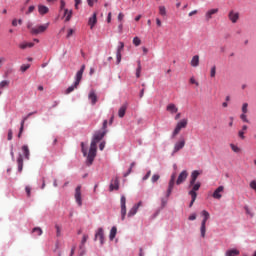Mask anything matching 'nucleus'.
<instances>
[{"label": "nucleus", "mask_w": 256, "mask_h": 256, "mask_svg": "<svg viewBox=\"0 0 256 256\" xmlns=\"http://www.w3.org/2000/svg\"><path fill=\"white\" fill-rule=\"evenodd\" d=\"M107 135V131L98 130L94 133L92 137V141L90 144V149L86 158V165L91 167L93 162L95 161V157H97V143L103 139Z\"/></svg>", "instance_id": "obj_1"}, {"label": "nucleus", "mask_w": 256, "mask_h": 256, "mask_svg": "<svg viewBox=\"0 0 256 256\" xmlns=\"http://www.w3.org/2000/svg\"><path fill=\"white\" fill-rule=\"evenodd\" d=\"M83 73H85V64H83L81 66L80 70L77 71L75 78H74L75 79L74 83L71 86H69L65 91L66 95L73 93V91H75V89H77V87H79V83H81V79H83Z\"/></svg>", "instance_id": "obj_2"}, {"label": "nucleus", "mask_w": 256, "mask_h": 256, "mask_svg": "<svg viewBox=\"0 0 256 256\" xmlns=\"http://www.w3.org/2000/svg\"><path fill=\"white\" fill-rule=\"evenodd\" d=\"M189 123V120L187 118H183L179 122H177L175 129L172 132L171 139H175L179 133H181V129L187 128V124Z\"/></svg>", "instance_id": "obj_3"}, {"label": "nucleus", "mask_w": 256, "mask_h": 256, "mask_svg": "<svg viewBox=\"0 0 256 256\" xmlns=\"http://www.w3.org/2000/svg\"><path fill=\"white\" fill-rule=\"evenodd\" d=\"M201 189V182H197L194 187L188 192V195L191 197V202L189 204V207H193V203H195L197 199V191Z\"/></svg>", "instance_id": "obj_4"}, {"label": "nucleus", "mask_w": 256, "mask_h": 256, "mask_svg": "<svg viewBox=\"0 0 256 256\" xmlns=\"http://www.w3.org/2000/svg\"><path fill=\"white\" fill-rule=\"evenodd\" d=\"M201 173H203V171L201 170H193L191 175H190V182H189V189H193L195 187V185H197V179L199 177V175H201Z\"/></svg>", "instance_id": "obj_5"}, {"label": "nucleus", "mask_w": 256, "mask_h": 256, "mask_svg": "<svg viewBox=\"0 0 256 256\" xmlns=\"http://www.w3.org/2000/svg\"><path fill=\"white\" fill-rule=\"evenodd\" d=\"M127 198L125 195H122L120 198V207H121V220L125 221V217L127 215Z\"/></svg>", "instance_id": "obj_6"}, {"label": "nucleus", "mask_w": 256, "mask_h": 256, "mask_svg": "<svg viewBox=\"0 0 256 256\" xmlns=\"http://www.w3.org/2000/svg\"><path fill=\"white\" fill-rule=\"evenodd\" d=\"M49 29V22L46 24H42L36 27L31 28L32 35H39L41 33H45Z\"/></svg>", "instance_id": "obj_7"}, {"label": "nucleus", "mask_w": 256, "mask_h": 256, "mask_svg": "<svg viewBox=\"0 0 256 256\" xmlns=\"http://www.w3.org/2000/svg\"><path fill=\"white\" fill-rule=\"evenodd\" d=\"M74 199H75L78 207H83V198H82V194H81V185H78L75 188Z\"/></svg>", "instance_id": "obj_8"}, {"label": "nucleus", "mask_w": 256, "mask_h": 256, "mask_svg": "<svg viewBox=\"0 0 256 256\" xmlns=\"http://www.w3.org/2000/svg\"><path fill=\"white\" fill-rule=\"evenodd\" d=\"M97 239L100 240L101 245H105V232L103 228H98V230L96 231L94 241H97Z\"/></svg>", "instance_id": "obj_9"}, {"label": "nucleus", "mask_w": 256, "mask_h": 256, "mask_svg": "<svg viewBox=\"0 0 256 256\" xmlns=\"http://www.w3.org/2000/svg\"><path fill=\"white\" fill-rule=\"evenodd\" d=\"M239 17H240V14L238 11H235V10H230L228 12V19L230 22H232L233 24L237 23V21H239Z\"/></svg>", "instance_id": "obj_10"}, {"label": "nucleus", "mask_w": 256, "mask_h": 256, "mask_svg": "<svg viewBox=\"0 0 256 256\" xmlns=\"http://www.w3.org/2000/svg\"><path fill=\"white\" fill-rule=\"evenodd\" d=\"M187 177H189V173L187 172V170H183L176 180V185H181L182 183H185V181H187Z\"/></svg>", "instance_id": "obj_11"}, {"label": "nucleus", "mask_w": 256, "mask_h": 256, "mask_svg": "<svg viewBox=\"0 0 256 256\" xmlns=\"http://www.w3.org/2000/svg\"><path fill=\"white\" fill-rule=\"evenodd\" d=\"M123 49H125V43L119 42V45H118L117 50H116V63H117V65H119V63H121V53H122Z\"/></svg>", "instance_id": "obj_12"}, {"label": "nucleus", "mask_w": 256, "mask_h": 256, "mask_svg": "<svg viewBox=\"0 0 256 256\" xmlns=\"http://www.w3.org/2000/svg\"><path fill=\"white\" fill-rule=\"evenodd\" d=\"M143 205L142 201H139L137 204H134V206L128 211V217H135L137 215V211H139V207Z\"/></svg>", "instance_id": "obj_13"}, {"label": "nucleus", "mask_w": 256, "mask_h": 256, "mask_svg": "<svg viewBox=\"0 0 256 256\" xmlns=\"http://www.w3.org/2000/svg\"><path fill=\"white\" fill-rule=\"evenodd\" d=\"M183 147H185V138H182L180 141L174 144L172 155H175V153H178V151H181Z\"/></svg>", "instance_id": "obj_14"}, {"label": "nucleus", "mask_w": 256, "mask_h": 256, "mask_svg": "<svg viewBox=\"0 0 256 256\" xmlns=\"http://www.w3.org/2000/svg\"><path fill=\"white\" fill-rule=\"evenodd\" d=\"M109 191H119V177L116 176L115 179L111 180Z\"/></svg>", "instance_id": "obj_15"}, {"label": "nucleus", "mask_w": 256, "mask_h": 256, "mask_svg": "<svg viewBox=\"0 0 256 256\" xmlns=\"http://www.w3.org/2000/svg\"><path fill=\"white\" fill-rule=\"evenodd\" d=\"M207 221H209V219L203 218L200 226V235L203 239H205V235L207 233Z\"/></svg>", "instance_id": "obj_16"}, {"label": "nucleus", "mask_w": 256, "mask_h": 256, "mask_svg": "<svg viewBox=\"0 0 256 256\" xmlns=\"http://www.w3.org/2000/svg\"><path fill=\"white\" fill-rule=\"evenodd\" d=\"M223 191H225V187L219 186L212 194L213 199H221L223 197V195L221 194L223 193Z\"/></svg>", "instance_id": "obj_17"}, {"label": "nucleus", "mask_w": 256, "mask_h": 256, "mask_svg": "<svg viewBox=\"0 0 256 256\" xmlns=\"http://www.w3.org/2000/svg\"><path fill=\"white\" fill-rule=\"evenodd\" d=\"M216 13H219V8H213V9L208 10L205 13L206 21H211V19H213V15H216Z\"/></svg>", "instance_id": "obj_18"}, {"label": "nucleus", "mask_w": 256, "mask_h": 256, "mask_svg": "<svg viewBox=\"0 0 256 256\" xmlns=\"http://www.w3.org/2000/svg\"><path fill=\"white\" fill-rule=\"evenodd\" d=\"M166 111H168V113H171V115H174V113H177V111H179V108H177L175 104L170 103L167 105Z\"/></svg>", "instance_id": "obj_19"}, {"label": "nucleus", "mask_w": 256, "mask_h": 256, "mask_svg": "<svg viewBox=\"0 0 256 256\" xmlns=\"http://www.w3.org/2000/svg\"><path fill=\"white\" fill-rule=\"evenodd\" d=\"M127 107L128 104L124 103L118 110V117H120V119H123V117H125V113L127 111Z\"/></svg>", "instance_id": "obj_20"}, {"label": "nucleus", "mask_w": 256, "mask_h": 256, "mask_svg": "<svg viewBox=\"0 0 256 256\" xmlns=\"http://www.w3.org/2000/svg\"><path fill=\"white\" fill-rule=\"evenodd\" d=\"M88 24L90 25V29H93L97 25V13H93L92 17L88 20Z\"/></svg>", "instance_id": "obj_21"}, {"label": "nucleus", "mask_w": 256, "mask_h": 256, "mask_svg": "<svg viewBox=\"0 0 256 256\" xmlns=\"http://www.w3.org/2000/svg\"><path fill=\"white\" fill-rule=\"evenodd\" d=\"M64 17H65V22L71 21V17H73V10H69L67 8L64 9Z\"/></svg>", "instance_id": "obj_22"}, {"label": "nucleus", "mask_w": 256, "mask_h": 256, "mask_svg": "<svg viewBox=\"0 0 256 256\" xmlns=\"http://www.w3.org/2000/svg\"><path fill=\"white\" fill-rule=\"evenodd\" d=\"M38 12L40 15H47L49 13V7L45 5H38Z\"/></svg>", "instance_id": "obj_23"}, {"label": "nucleus", "mask_w": 256, "mask_h": 256, "mask_svg": "<svg viewBox=\"0 0 256 256\" xmlns=\"http://www.w3.org/2000/svg\"><path fill=\"white\" fill-rule=\"evenodd\" d=\"M88 99L91 101L92 105H95L97 103V94H95V91H90Z\"/></svg>", "instance_id": "obj_24"}, {"label": "nucleus", "mask_w": 256, "mask_h": 256, "mask_svg": "<svg viewBox=\"0 0 256 256\" xmlns=\"http://www.w3.org/2000/svg\"><path fill=\"white\" fill-rule=\"evenodd\" d=\"M240 254V251L237 248L229 249L225 252V256H237Z\"/></svg>", "instance_id": "obj_25"}, {"label": "nucleus", "mask_w": 256, "mask_h": 256, "mask_svg": "<svg viewBox=\"0 0 256 256\" xmlns=\"http://www.w3.org/2000/svg\"><path fill=\"white\" fill-rule=\"evenodd\" d=\"M19 47L21 49H27V48L31 49V47H35V43H33V42H22V43L19 44Z\"/></svg>", "instance_id": "obj_26"}, {"label": "nucleus", "mask_w": 256, "mask_h": 256, "mask_svg": "<svg viewBox=\"0 0 256 256\" xmlns=\"http://www.w3.org/2000/svg\"><path fill=\"white\" fill-rule=\"evenodd\" d=\"M190 65L191 67H199V55H195L192 57Z\"/></svg>", "instance_id": "obj_27"}, {"label": "nucleus", "mask_w": 256, "mask_h": 256, "mask_svg": "<svg viewBox=\"0 0 256 256\" xmlns=\"http://www.w3.org/2000/svg\"><path fill=\"white\" fill-rule=\"evenodd\" d=\"M17 163H18V173H21L23 171V156L19 154L17 158Z\"/></svg>", "instance_id": "obj_28"}, {"label": "nucleus", "mask_w": 256, "mask_h": 256, "mask_svg": "<svg viewBox=\"0 0 256 256\" xmlns=\"http://www.w3.org/2000/svg\"><path fill=\"white\" fill-rule=\"evenodd\" d=\"M117 236V227L113 226L110 230V234H109V239L110 241H113V239H115V237Z\"/></svg>", "instance_id": "obj_29"}, {"label": "nucleus", "mask_w": 256, "mask_h": 256, "mask_svg": "<svg viewBox=\"0 0 256 256\" xmlns=\"http://www.w3.org/2000/svg\"><path fill=\"white\" fill-rule=\"evenodd\" d=\"M22 152H23V155H24L25 159L29 160V155H30L29 146L23 145L22 146Z\"/></svg>", "instance_id": "obj_30"}, {"label": "nucleus", "mask_w": 256, "mask_h": 256, "mask_svg": "<svg viewBox=\"0 0 256 256\" xmlns=\"http://www.w3.org/2000/svg\"><path fill=\"white\" fill-rule=\"evenodd\" d=\"M247 130V125L242 126V130L238 132L240 139H245V131Z\"/></svg>", "instance_id": "obj_31"}, {"label": "nucleus", "mask_w": 256, "mask_h": 256, "mask_svg": "<svg viewBox=\"0 0 256 256\" xmlns=\"http://www.w3.org/2000/svg\"><path fill=\"white\" fill-rule=\"evenodd\" d=\"M32 233H36L38 237H41V235H43V230L40 227H35L33 228Z\"/></svg>", "instance_id": "obj_32"}, {"label": "nucleus", "mask_w": 256, "mask_h": 256, "mask_svg": "<svg viewBox=\"0 0 256 256\" xmlns=\"http://www.w3.org/2000/svg\"><path fill=\"white\" fill-rule=\"evenodd\" d=\"M159 13L162 17H165L167 15V9L165 6H159Z\"/></svg>", "instance_id": "obj_33"}, {"label": "nucleus", "mask_w": 256, "mask_h": 256, "mask_svg": "<svg viewBox=\"0 0 256 256\" xmlns=\"http://www.w3.org/2000/svg\"><path fill=\"white\" fill-rule=\"evenodd\" d=\"M87 239H89V236L84 234L83 237H82V240H81L80 249H83V247L87 243Z\"/></svg>", "instance_id": "obj_34"}, {"label": "nucleus", "mask_w": 256, "mask_h": 256, "mask_svg": "<svg viewBox=\"0 0 256 256\" xmlns=\"http://www.w3.org/2000/svg\"><path fill=\"white\" fill-rule=\"evenodd\" d=\"M9 80H2L0 82V89H5V87H9Z\"/></svg>", "instance_id": "obj_35"}, {"label": "nucleus", "mask_w": 256, "mask_h": 256, "mask_svg": "<svg viewBox=\"0 0 256 256\" xmlns=\"http://www.w3.org/2000/svg\"><path fill=\"white\" fill-rule=\"evenodd\" d=\"M133 45H135V47H139V45H141V39L139 37H134L133 38Z\"/></svg>", "instance_id": "obj_36"}, {"label": "nucleus", "mask_w": 256, "mask_h": 256, "mask_svg": "<svg viewBox=\"0 0 256 256\" xmlns=\"http://www.w3.org/2000/svg\"><path fill=\"white\" fill-rule=\"evenodd\" d=\"M230 147H231L232 151H234V153H240L241 152V148H239L235 144H230Z\"/></svg>", "instance_id": "obj_37"}, {"label": "nucleus", "mask_w": 256, "mask_h": 256, "mask_svg": "<svg viewBox=\"0 0 256 256\" xmlns=\"http://www.w3.org/2000/svg\"><path fill=\"white\" fill-rule=\"evenodd\" d=\"M217 75V66H212L210 70V77H215Z\"/></svg>", "instance_id": "obj_38"}, {"label": "nucleus", "mask_w": 256, "mask_h": 256, "mask_svg": "<svg viewBox=\"0 0 256 256\" xmlns=\"http://www.w3.org/2000/svg\"><path fill=\"white\" fill-rule=\"evenodd\" d=\"M81 151L83 153V157H87V148L85 147V142H81Z\"/></svg>", "instance_id": "obj_39"}, {"label": "nucleus", "mask_w": 256, "mask_h": 256, "mask_svg": "<svg viewBox=\"0 0 256 256\" xmlns=\"http://www.w3.org/2000/svg\"><path fill=\"white\" fill-rule=\"evenodd\" d=\"M248 107H249V104L247 102L243 103L242 104V113L247 114L249 111Z\"/></svg>", "instance_id": "obj_40"}, {"label": "nucleus", "mask_w": 256, "mask_h": 256, "mask_svg": "<svg viewBox=\"0 0 256 256\" xmlns=\"http://www.w3.org/2000/svg\"><path fill=\"white\" fill-rule=\"evenodd\" d=\"M31 67V64H23L21 67H20V71L22 73H25V71H27V69H29Z\"/></svg>", "instance_id": "obj_41"}, {"label": "nucleus", "mask_w": 256, "mask_h": 256, "mask_svg": "<svg viewBox=\"0 0 256 256\" xmlns=\"http://www.w3.org/2000/svg\"><path fill=\"white\" fill-rule=\"evenodd\" d=\"M201 215L203 216V219H209V217H211V215L209 214V212L207 210H203L201 212Z\"/></svg>", "instance_id": "obj_42"}, {"label": "nucleus", "mask_w": 256, "mask_h": 256, "mask_svg": "<svg viewBox=\"0 0 256 256\" xmlns=\"http://www.w3.org/2000/svg\"><path fill=\"white\" fill-rule=\"evenodd\" d=\"M240 119L244 122V123H249V119H247V114L242 113L240 115Z\"/></svg>", "instance_id": "obj_43"}, {"label": "nucleus", "mask_w": 256, "mask_h": 256, "mask_svg": "<svg viewBox=\"0 0 256 256\" xmlns=\"http://www.w3.org/2000/svg\"><path fill=\"white\" fill-rule=\"evenodd\" d=\"M159 179H160L159 174H154L151 178V181H152V183H157V181H159Z\"/></svg>", "instance_id": "obj_44"}, {"label": "nucleus", "mask_w": 256, "mask_h": 256, "mask_svg": "<svg viewBox=\"0 0 256 256\" xmlns=\"http://www.w3.org/2000/svg\"><path fill=\"white\" fill-rule=\"evenodd\" d=\"M55 229L57 237H61V227L59 226V224L55 225Z\"/></svg>", "instance_id": "obj_45"}, {"label": "nucleus", "mask_w": 256, "mask_h": 256, "mask_svg": "<svg viewBox=\"0 0 256 256\" xmlns=\"http://www.w3.org/2000/svg\"><path fill=\"white\" fill-rule=\"evenodd\" d=\"M167 207V199L161 198V209H165Z\"/></svg>", "instance_id": "obj_46"}, {"label": "nucleus", "mask_w": 256, "mask_h": 256, "mask_svg": "<svg viewBox=\"0 0 256 256\" xmlns=\"http://www.w3.org/2000/svg\"><path fill=\"white\" fill-rule=\"evenodd\" d=\"M149 177H151V170H148L146 175L143 176L142 181H147V179H149Z\"/></svg>", "instance_id": "obj_47"}, {"label": "nucleus", "mask_w": 256, "mask_h": 256, "mask_svg": "<svg viewBox=\"0 0 256 256\" xmlns=\"http://www.w3.org/2000/svg\"><path fill=\"white\" fill-rule=\"evenodd\" d=\"M27 119H29L27 115L22 118V121L20 122V127H25V121H27Z\"/></svg>", "instance_id": "obj_48"}, {"label": "nucleus", "mask_w": 256, "mask_h": 256, "mask_svg": "<svg viewBox=\"0 0 256 256\" xmlns=\"http://www.w3.org/2000/svg\"><path fill=\"white\" fill-rule=\"evenodd\" d=\"M195 219H197V214H196V213H192V214L188 217V220H189V221H195Z\"/></svg>", "instance_id": "obj_49"}, {"label": "nucleus", "mask_w": 256, "mask_h": 256, "mask_svg": "<svg viewBox=\"0 0 256 256\" xmlns=\"http://www.w3.org/2000/svg\"><path fill=\"white\" fill-rule=\"evenodd\" d=\"M8 141H11L13 139V130L9 129L8 130Z\"/></svg>", "instance_id": "obj_50"}, {"label": "nucleus", "mask_w": 256, "mask_h": 256, "mask_svg": "<svg viewBox=\"0 0 256 256\" xmlns=\"http://www.w3.org/2000/svg\"><path fill=\"white\" fill-rule=\"evenodd\" d=\"M35 11V6H29L28 11L26 12V15H30V13H33Z\"/></svg>", "instance_id": "obj_51"}, {"label": "nucleus", "mask_w": 256, "mask_h": 256, "mask_svg": "<svg viewBox=\"0 0 256 256\" xmlns=\"http://www.w3.org/2000/svg\"><path fill=\"white\" fill-rule=\"evenodd\" d=\"M107 123H108L107 120H104V121H103V124H102V131H106V132H107Z\"/></svg>", "instance_id": "obj_52"}, {"label": "nucleus", "mask_w": 256, "mask_h": 256, "mask_svg": "<svg viewBox=\"0 0 256 256\" xmlns=\"http://www.w3.org/2000/svg\"><path fill=\"white\" fill-rule=\"evenodd\" d=\"M73 33H75V31L73 29H69L66 35L67 39H69L73 35Z\"/></svg>", "instance_id": "obj_53"}, {"label": "nucleus", "mask_w": 256, "mask_h": 256, "mask_svg": "<svg viewBox=\"0 0 256 256\" xmlns=\"http://www.w3.org/2000/svg\"><path fill=\"white\" fill-rule=\"evenodd\" d=\"M141 69L142 68H136V78L139 79L141 77Z\"/></svg>", "instance_id": "obj_54"}, {"label": "nucleus", "mask_w": 256, "mask_h": 256, "mask_svg": "<svg viewBox=\"0 0 256 256\" xmlns=\"http://www.w3.org/2000/svg\"><path fill=\"white\" fill-rule=\"evenodd\" d=\"M25 191H26V193H27V196H28V197H31V188H30L29 186H26V187H25Z\"/></svg>", "instance_id": "obj_55"}, {"label": "nucleus", "mask_w": 256, "mask_h": 256, "mask_svg": "<svg viewBox=\"0 0 256 256\" xmlns=\"http://www.w3.org/2000/svg\"><path fill=\"white\" fill-rule=\"evenodd\" d=\"M74 3H75V9H79V5H81V0H74Z\"/></svg>", "instance_id": "obj_56"}, {"label": "nucleus", "mask_w": 256, "mask_h": 256, "mask_svg": "<svg viewBox=\"0 0 256 256\" xmlns=\"http://www.w3.org/2000/svg\"><path fill=\"white\" fill-rule=\"evenodd\" d=\"M132 172H133V170H132L131 168H129V169L127 170V172L124 173L123 177H129V175H131Z\"/></svg>", "instance_id": "obj_57"}, {"label": "nucleus", "mask_w": 256, "mask_h": 256, "mask_svg": "<svg viewBox=\"0 0 256 256\" xmlns=\"http://www.w3.org/2000/svg\"><path fill=\"white\" fill-rule=\"evenodd\" d=\"M174 186H175V181H174V180H170V181H169L168 188H169V189H173Z\"/></svg>", "instance_id": "obj_58"}, {"label": "nucleus", "mask_w": 256, "mask_h": 256, "mask_svg": "<svg viewBox=\"0 0 256 256\" xmlns=\"http://www.w3.org/2000/svg\"><path fill=\"white\" fill-rule=\"evenodd\" d=\"M124 17H125V15L122 12H120L118 14V21H123Z\"/></svg>", "instance_id": "obj_59"}, {"label": "nucleus", "mask_w": 256, "mask_h": 256, "mask_svg": "<svg viewBox=\"0 0 256 256\" xmlns=\"http://www.w3.org/2000/svg\"><path fill=\"white\" fill-rule=\"evenodd\" d=\"M99 149H100V151H103V149H105V141H103L99 144Z\"/></svg>", "instance_id": "obj_60"}, {"label": "nucleus", "mask_w": 256, "mask_h": 256, "mask_svg": "<svg viewBox=\"0 0 256 256\" xmlns=\"http://www.w3.org/2000/svg\"><path fill=\"white\" fill-rule=\"evenodd\" d=\"M190 83H192V85H197V86H199V82L195 81V78H191V79H190Z\"/></svg>", "instance_id": "obj_61"}, {"label": "nucleus", "mask_w": 256, "mask_h": 256, "mask_svg": "<svg viewBox=\"0 0 256 256\" xmlns=\"http://www.w3.org/2000/svg\"><path fill=\"white\" fill-rule=\"evenodd\" d=\"M23 129H25V127L20 126V130H19V133H18L19 138H21V135H23Z\"/></svg>", "instance_id": "obj_62"}, {"label": "nucleus", "mask_w": 256, "mask_h": 256, "mask_svg": "<svg viewBox=\"0 0 256 256\" xmlns=\"http://www.w3.org/2000/svg\"><path fill=\"white\" fill-rule=\"evenodd\" d=\"M173 192V188H168L166 196L171 197V193Z\"/></svg>", "instance_id": "obj_63"}, {"label": "nucleus", "mask_w": 256, "mask_h": 256, "mask_svg": "<svg viewBox=\"0 0 256 256\" xmlns=\"http://www.w3.org/2000/svg\"><path fill=\"white\" fill-rule=\"evenodd\" d=\"M107 23H111V12L108 13V16H107Z\"/></svg>", "instance_id": "obj_64"}]
</instances>
